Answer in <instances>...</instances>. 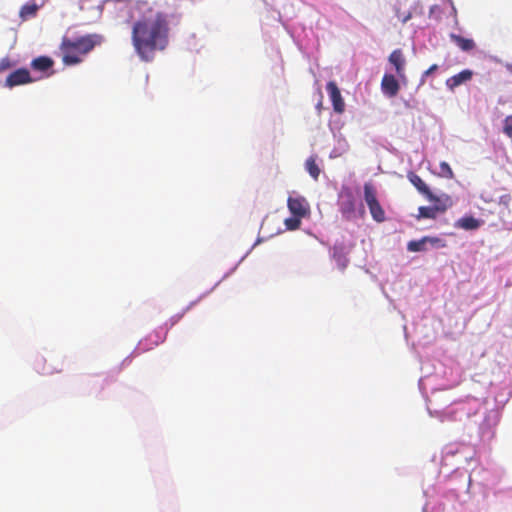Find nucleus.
Returning <instances> with one entry per match:
<instances>
[{
  "instance_id": "nucleus-15",
  "label": "nucleus",
  "mask_w": 512,
  "mask_h": 512,
  "mask_svg": "<svg viewBox=\"0 0 512 512\" xmlns=\"http://www.w3.org/2000/svg\"><path fill=\"white\" fill-rule=\"evenodd\" d=\"M54 65V61L48 56H39L31 61V68L39 72H47Z\"/></svg>"
},
{
  "instance_id": "nucleus-17",
  "label": "nucleus",
  "mask_w": 512,
  "mask_h": 512,
  "mask_svg": "<svg viewBox=\"0 0 512 512\" xmlns=\"http://www.w3.org/2000/svg\"><path fill=\"white\" fill-rule=\"evenodd\" d=\"M451 38L454 43L463 51H470L475 47V43L472 39L464 38L455 34H452Z\"/></svg>"
},
{
  "instance_id": "nucleus-5",
  "label": "nucleus",
  "mask_w": 512,
  "mask_h": 512,
  "mask_svg": "<svg viewBox=\"0 0 512 512\" xmlns=\"http://www.w3.org/2000/svg\"><path fill=\"white\" fill-rule=\"evenodd\" d=\"M288 209L292 215L306 217L310 213V205L303 196H290L287 200Z\"/></svg>"
},
{
  "instance_id": "nucleus-8",
  "label": "nucleus",
  "mask_w": 512,
  "mask_h": 512,
  "mask_svg": "<svg viewBox=\"0 0 512 512\" xmlns=\"http://www.w3.org/2000/svg\"><path fill=\"white\" fill-rule=\"evenodd\" d=\"M407 177L411 184L418 190V192L424 195L429 201H439V199L430 191L429 187L419 175L414 172H409Z\"/></svg>"
},
{
  "instance_id": "nucleus-7",
  "label": "nucleus",
  "mask_w": 512,
  "mask_h": 512,
  "mask_svg": "<svg viewBox=\"0 0 512 512\" xmlns=\"http://www.w3.org/2000/svg\"><path fill=\"white\" fill-rule=\"evenodd\" d=\"M326 90L329 93L334 111L337 113H343L345 110V103L337 84L334 81L328 82Z\"/></svg>"
},
{
  "instance_id": "nucleus-20",
  "label": "nucleus",
  "mask_w": 512,
  "mask_h": 512,
  "mask_svg": "<svg viewBox=\"0 0 512 512\" xmlns=\"http://www.w3.org/2000/svg\"><path fill=\"white\" fill-rule=\"evenodd\" d=\"M14 66L15 63L10 59V57L6 56L0 59V73L7 71Z\"/></svg>"
},
{
  "instance_id": "nucleus-4",
  "label": "nucleus",
  "mask_w": 512,
  "mask_h": 512,
  "mask_svg": "<svg viewBox=\"0 0 512 512\" xmlns=\"http://www.w3.org/2000/svg\"><path fill=\"white\" fill-rule=\"evenodd\" d=\"M37 79L33 78L27 68H19L13 72H11L6 80L5 86L8 88H13L19 85L30 84L36 81Z\"/></svg>"
},
{
  "instance_id": "nucleus-16",
  "label": "nucleus",
  "mask_w": 512,
  "mask_h": 512,
  "mask_svg": "<svg viewBox=\"0 0 512 512\" xmlns=\"http://www.w3.org/2000/svg\"><path fill=\"white\" fill-rule=\"evenodd\" d=\"M38 9L39 6L35 2H28L21 7L19 16L23 21H25L36 16Z\"/></svg>"
},
{
  "instance_id": "nucleus-12",
  "label": "nucleus",
  "mask_w": 512,
  "mask_h": 512,
  "mask_svg": "<svg viewBox=\"0 0 512 512\" xmlns=\"http://www.w3.org/2000/svg\"><path fill=\"white\" fill-rule=\"evenodd\" d=\"M427 242L431 243L432 245H438L441 242V240L437 237L425 236L420 240H412V241L408 242L407 249L410 252L425 251L426 250L425 245Z\"/></svg>"
},
{
  "instance_id": "nucleus-1",
  "label": "nucleus",
  "mask_w": 512,
  "mask_h": 512,
  "mask_svg": "<svg viewBox=\"0 0 512 512\" xmlns=\"http://www.w3.org/2000/svg\"><path fill=\"white\" fill-rule=\"evenodd\" d=\"M124 10L135 20L131 40L136 53L143 61L152 60L155 51L164 49L168 44L167 16L147 2L125 5Z\"/></svg>"
},
{
  "instance_id": "nucleus-23",
  "label": "nucleus",
  "mask_w": 512,
  "mask_h": 512,
  "mask_svg": "<svg viewBox=\"0 0 512 512\" xmlns=\"http://www.w3.org/2000/svg\"><path fill=\"white\" fill-rule=\"evenodd\" d=\"M438 70V65L437 64H433L431 65L427 70H425L422 75H421V78H420V85H423L425 84L426 82V78L428 76H430L431 74H433L435 71Z\"/></svg>"
},
{
  "instance_id": "nucleus-22",
  "label": "nucleus",
  "mask_w": 512,
  "mask_h": 512,
  "mask_svg": "<svg viewBox=\"0 0 512 512\" xmlns=\"http://www.w3.org/2000/svg\"><path fill=\"white\" fill-rule=\"evenodd\" d=\"M440 170L444 177H446L448 179H452L454 177V173H453L450 165L447 162L440 163Z\"/></svg>"
},
{
  "instance_id": "nucleus-18",
  "label": "nucleus",
  "mask_w": 512,
  "mask_h": 512,
  "mask_svg": "<svg viewBox=\"0 0 512 512\" xmlns=\"http://www.w3.org/2000/svg\"><path fill=\"white\" fill-rule=\"evenodd\" d=\"M305 168L309 175L314 179L317 180L320 175V168L318 164L316 163V158L311 156L306 160Z\"/></svg>"
},
{
  "instance_id": "nucleus-10",
  "label": "nucleus",
  "mask_w": 512,
  "mask_h": 512,
  "mask_svg": "<svg viewBox=\"0 0 512 512\" xmlns=\"http://www.w3.org/2000/svg\"><path fill=\"white\" fill-rule=\"evenodd\" d=\"M381 90L386 96L391 98L398 94L400 85L394 75L388 73L384 74L381 80Z\"/></svg>"
},
{
  "instance_id": "nucleus-6",
  "label": "nucleus",
  "mask_w": 512,
  "mask_h": 512,
  "mask_svg": "<svg viewBox=\"0 0 512 512\" xmlns=\"http://www.w3.org/2000/svg\"><path fill=\"white\" fill-rule=\"evenodd\" d=\"M388 61L394 67L397 76L400 79H405L406 58L403 51L399 48L393 50L388 57Z\"/></svg>"
},
{
  "instance_id": "nucleus-24",
  "label": "nucleus",
  "mask_w": 512,
  "mask_h": 512,
  "mask_svg": "<svg viewBox=\"0 0 512 512\" xmlns=\"http://www.w3.org/2000/svg\"><path fill=\"white\" fill-rule=\"evenodd\" d=\"M63 370V364L60 365V367L53 366V367H45L43 366L41 368V372L43 374H52V373H59Z\"/></svg>"
},
{
  "instance_id": "nucleus-9",
  "label": "nucleus",
  "mask_w": 512,
  "mask_h": 512,
  "mask_svg": "<svg viewBox=\"0 0 512 512\" xmlns=\"http://www.w3.org/2000/svg\"><path fill=\"white\" fill-rule=\"evenodd\" d=\"M340 211L347 220L355 218L356 205L355 198L351 192H347L341 196Z\"/></svg>"
},
{
  "instance_id": "nucleus-25",
  "label": "nucleus",
  "mask_w": 512,
  "mask_h": 512,
  "mask_svg": "<svg viewBox=\"0 0 512 512\" xmlns=\"http://www.w3.org/2000/svg\"><path fill=\"white\" fill-rule=\"evenodd\" d=\"M164 341V338L158 337V339L155 341V345H158Z\"/></svg>"
},
{
  "instance_id": "nucleus-3",
  "label": "nucleus",
  "mask_w": 512,
  "mask_h": 512,
  "mask_svg": "<svg viewBox=\"0 0 512 512\" xmlns=\"http://www.w3.org/2000/svg\"><path fill=\"white\" fill-rule=\"evenodd\" d=\"M364 200L372 218L376 222H383L385 220V212L377 199V191L371 183L364 184Z\"/></svg>"
},
{
  "instance_id": "nucleus-19",
  "label": "nucleus",
  "mask_w": 512,
  "mask_h": 512,
  "mask_svg": "<svg viewBox=\"0 0 512 512\" xmlns=\"http://www.w3.org/2000/svg\"><path fill=\"white\" fill-rule=\"evenodd\" d=\"M301 219H302V217H298V216H294V215L285 219L284 223H285L286 228L288 230L298 229L301 225Z\"/></svg>"
},
{
  "instance_id": "nucleus-11",
  "label": "nucleus",
  "mask_w": 512,
  "mask_h": 512,
  "mask_svg": "<svg viewBox=\"0 0 512 512\" xmlns=\"http://www.w3.org/2000/svg\"><path fill=\"white\" fill-rule=\"evenodd\" d=\"M472 76H473V72L471 70H469V69L462 70L458 74H455V75L451 76L450 78H448L446 80V86L450 90L453 91L456 87L471 80Z\"/></svg>"
},
{
  "instance_id": "nucleus-14",
  "label": "nucleus",
  "mask_w": 512,
  "mask_h": 512,
  "mask_svg": "<svg viewBox=\"0 0 512 512\" xmlns=\"http://www.w3.org/2000/svg\"><path fill=\"white\" fill-rule=\"evenodd\" d=\"M482 223V220L476 219L473 216H464L455 222V227L466 231H472L480 228Z\"/></svg>"
},
{
  "instance_id": "nucleus-21",
  "label": "nucleus",
  "mask_w": 512,
  "mask_h": 512,
  "mask_svg": "<svg viewBox=\"0 0 512 512\" xmlns=\"http://www.w3.org/2000/svg\"><path fill=\"white\" fill-rule=\"evenodd\" d=\"M503 132L509 138H512V115L507 116L503 122Z\"/></svg>"
},
{
  "instance_id": "nucleus-13",
  "label": "nucleus",
  "mask_w": 512,
  "mask_h": 512,
  "mask_svg": "<svg viewBox=\"0 0 512 512\" xmlns=\"http://www.w3.org/2000/svg\"><path fill=\"white\" fill-rule=\"evenodd\" d=\"M447 209L445 204H439L435 206H421L418 208L417 218L435 219L438 212H444Z\"/></svg>"
},
{
  "instance_id": "nucleus-2",
  "label": "nucleus",
  "mask_w": 512,
  "mask_h": 512,
  "mask_svg": "<svg viewBox=\"0 0 512 512\" xmlns=\"http://www.w3.org/2000/svg\"><path fill=\"white\" fill-rule=\"evenodd\" d=\"M102 41L103 37L99 34H88L76 39L64 36L59 47L63 63L65 65L80 63L82 57L92 51L95 46L100 45Z\"/></svg>"
}]
</instances>
